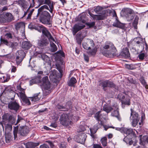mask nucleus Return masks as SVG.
Here are the masks:
<instances>
[{"label": "nucleus", "mask_w": 148, "mask_h": 148, "mask_svg": "<svg viewBox=\"0 0 148 148\" xmlns=\"http://www.w3.org/2000/svg\"><path fill=\"white\" fill-rule=\"evenodd\" d=\"M16 2L23 9L26 8V5L25 0H18Z\"/></svg>", "instance_id": "nucleus-28"}, {"label": "nucleus", "mask_w": 148, "mask_h": 148, "mask_svg": "<svg viewBox=\"0 0 148 148\" xmlns=\"http://www.w3.org/2000/svg\"><path fill=\"white\" fill-rule=\"evenodd\" d=\"M126 12L127 14L125 15V16L128 19V20L129 21L132 20L134 16L133 11L131 9H128L126 10Z\"/></svg>", "instance_id": "nucleus-17"}, {"label": "nucleus", "mask_w": 148, "mask_h": 148, "mask_svg": "<svg viewBox=\"0 0 148 148\" xmlns=\"http://www.w3.org/2000/svg\"><path fill=\"white\" fill-rule=\"evenodd\" d=\"M122 106H123V104L130 106V99L129 98H126L125 100L122 101Z\"/></svg>", "instance_id": "nucleus-41"}, {"label": "nucleus", "mask_w": 148, "mask_h": 148, "mask_svg": "<svg viewBox=\"0 0 148 148\" xmlns=\"http://www.w3.org/2000/svg\"><path fill=\"white\" fill-rule=\"evenodd\" d=\"M138 19L139 18L138 17L136 16L133 23V26L135 29H137V25L138 23Z\"/></svg>", "instance_id": "nucleus-46"}, {"label": "nucleus", "mask_w": 148, "mask_h": 148, "mask_svg": "<svg viewBox=\"0 0 148 148\" xmlns=\"http://www.w3.org/2000/svg\"><path fill=\"white\" fill-rule=\"evenodd\" d=\"M83 47L85 49L89 50L87 53L89 55H94L97 52V48L95 47L93 41L91 40H88L86 42L82 44Z\"/></svg>", "instance_id": "nucleus-2"}, {"label": "nucleus", "mask_w": 148, "mask_h": 148, "mask_svg": "<svg viewBox=\"0 0 148 148\" xmlns=\"http://www.w3.org/2000/svg\"><path fill=\"white\" fill-rule=\"evenodd\" d=\"M50 17H40L39 20L43 24L49 25L50 23Z\"/></svg>", "instance_id": "nucleus-22"}, {"label": "nucleus", "mask_w": 148, "mask_h": 148, "mask_svg": "<svg viewBox=\"0 0 148 148\" xmlns=\"http://www.w3.org/2000/svg\"><path fill=\"white\" fill-rule=\"evenodd\" d=\"M41 57L42 59L45 62H47L46 60L49 59V58L47 56L44 54H42L41 55Z\"/></svg>", "instance_id": "nucleus-52"}, {"label": "nucleus", "mask_w": 148, "mask_h": 148, "mask_svg": "<svg viewBox=\"0 0 148 148\" xmlns=\"http://www.w3.org/2000/svg\"><path fill=\"white\" fill-rule=\"evenodd\" d=\"M147 57L146 53H141L138 55V57L140 60H143Z\"/></svg>", "instance_id": "nucleus-43"}, {"label": "nucleus", "mask_w": 148, "mask_h": 148, "mask_svg": "<svg viewBox=\"0 0 148 148\" xmlns=\"http://www.w3.org/2000/svg\"><path fill=\"white\" fill-rule=\"evenodd\" d=\"M7 21L5 15H0V22L2 23H4Z\"/></svg>", "instance_id": "nucleus-45"}, {"label": "nucleus", "mask_w": 148, "mask_h": 148, "mask_svg": "<svg viewBox=\"0 0 148 148\" xmlns=\"http://www.w3.org/2000/svg\"><path fill=\"white\" fill-rule=\"evenodd\" d=\"M38 143H33L31 142H29L26 143L24 144V145L26 148H34L35 147L39 145Z\"/></svg>", "instance_id": "nucleus-23"}, {"label": "nucleus", "mask_w": 148, "mask_h": 148, "mask_svg": "<svg viewBox=\"0 0 148 148\" xmlns=\"http://www.w3.org/2000/svg\"><path fill=\"white\" fill-rule=\"evenodd\" d=\"M40 17H51V16L49 13L48 12L44 11V10L42 11Z\"/></svg>", "instance_id": "nucleus-37"}, {"label": "nucleus", "mask_w": 148, "mask_h": 148, "mask_svg": "<svg viewBox=\"0 0 148 148\" xmlns=\"http://www.w3.org/2000/svg\"><path fill=\"white\" fill-rule=\"evenodd\" d=\"M93 147L94 148H102L100 145L97 144H94Z\"/></svg>", "instance_id": "nucleus-61"}, {"label": "nucleus", "mask_w": 148, "mask_h": 148, "mask_svg": "<svg viewBox=\"0 0 148 148\" xmlns=\"http://www.w3.org/2000/svg\"><path fill=\"white\" fill-rule=\"evenodd\" d=\"M53 42H50L51 50L52 51L54 52L57 51V47L55 44Z\"/></svg>", "instance_id": "nucleus-39"}, {"label": "nucleus", "mask_w": 148, "mask_h": 148, "mask_svg": "<svg viewBox=\"0 0 148 148\" xmlns=\"http://www.w3.org/2000/svg\"><path fill=\"white\" fill-rule=\"evenodd\" d=\"M125 98L124 96L122 95L121 94H119L118 95L117 98H118L119 100H121V101H123V100Z\"/></svg>", "instance_id": "nucleus-53"}, {"label": "nucleus", "mask_w": 148, "mask_h": 148, "mask_svg": "<svg viewBox=\"0 0 148 148\" xmlns=\"http://www.w3.org/2000/svg\"><path fill=\"white\" fill-rule=\"evenodd\" d=\"M18 118L17 120L16 123L15 124V125H16L21 120H22L23 119L22 118V117L20 116L19 115H18Z\"/></svg>", "instance_id": "nucleus-58"}, {"label": "nucleus", "mask_w": 148, "mask_h": 148, "mask_svg": "<svg viewBox=\"0 0 148 148\" xmlns=\"http://www.w3.org/2000/svg\"><path fill=\"white\" fill-rule=\"evenodd\" d=\"M18 126L14 127L13 132L15 139L17 137L18 133V134L21 136H25L29 133V128L27 126L21 127L19 128L18 131Z\"/></svg>", "instance_id": "nucleus-3"}, {"label": "nucleus", "mask_w": 148, "mask_h": 148, "mask_svg": "<svg viewBox=\"0 0 148 148\" xmlns=\"http://www.w3.org/2000/svg\"><path fill=\"white\" fill-rule=\"evenodd\" d=\"M41 84V86L45 89V90H48L51 87L49 81L48 77L47 76L44 77L42 80L40 82Z\"/></svg>", "instance_id": "nucleus-10"}, {"label": "nucleus", "mask_w": 148, "mask_h": 148, "mask_svg": "<svg viewBox=\"0 0 148 148\" xmlns=\"http://www.w3.org/2000/svg\"><path fill=\"white\" fill-rule=\"evenodd\" d=\"M16 88L17 92H18V93H17L18 95L20 96V98L23 102L25 103L28 105H30V102L25 95V90L21 88L20 85L17 86Z\"/></svg>", "instance_id": "nucleus-6"}, {"label": "nucleus", "mask_w": 148, "mask_h": 148, "mask_svg": "<svg viewBox=\"0 0 148 148\" xmlns=\"http://www.w3.org/2000/svg\"><path fill=\"white\" fill-rule=\"evenodd\" d=\"M113 25L114 26L121 28H122L123 27V24L117 20H116V22L113 23Z\"/></svg>", "instance_id": "nucleus-38"}, {"label": "nucleus", "mask_w": 148, "mask_h": 148, "mask_svg": "<svg viewBox=\"0 0 148 148\" xmlns=\"http://www.w3.org/2000/svg\"><path fill=\"white\" fill-rule=\"evenodd\" d=\"M45 27H44L43 26L38 25L36 27H35V29L38 31L40 32H42V33L43 32V30H45Z\"/></svg>", "instance_id": "nucleus-40"}, {"label": "nucleus", "mask_w": 148, "mask_h": 148, "mask_svg": "<svg viewBox=\"0 0 148 148\" xmlns=\"http://www.w3.org/2000/svg\"><path fill=\"white\" fill-rule=\"evenodd\" d=\"M100 112H97L95 115V117L98 121H99L100 119V115H99Z\"/></svg>", "instance_id": "nucleus-54"}, {"label": "nucleus", "mask_w": 148, "mask_h": 148, "mask_svg": "<svg viewBox=\"0 0 148 148\" xmlns=\"http://www.w3.org/2000/svg\"><path fill=\"white\" fill-rule=\"evenodd\" d=\"M111 115L112 116L116 117L119 121L121 120V118L119 115V112L117 110H114L112 113Z\"/></svg>", "instance_id": "nucleus-34"}, {"label": "nucleus", "mask_w": 148, "mask_h": 148, "mask_svg": "<svg viewBox=\"0 0 148 148\" xmlns=\"http://www.w3.org/2000/svg\"><path fill=\"white\" fill-rule=\"evenodd\" d=\"M56 108L60 110H61L65 111L68 110L70 107L69 106H68L67 105H66L65 106H64L60 104H58L56 106Z\"/></svg>", "instance_id": "nucleus-26"}, {"label": "nucleus", "mask_w": 148, "mask_h": 148, "mask_svg": "<svg viewBox=\"0 0 148 148\" xmlns=\"http://www.w3.org/2000/svg\"><path fill=\"white\" fill-rule=\"evenodd\" d=\"M86 137V134L82 132H79L77 135L75 136L74 139L77 142L83 144L85 141Z\"/></svg>", "instance_id": "nucleus-9"}, {"label": "nucleus", "mask_w": 148, "mask_h": 148, "mask_svg": "<svg viewBox=\"0 0 148 148\" xmlns=\"http://www.w3.org/2000/svg\"><path fill=\"white\" fill-rule=\"evenodd\" d=\"M5 16L7 22H9L13 20V17L12 14L10 13H7Z\"/></svg>", "instance_id": "nucleus-29"}, {"label": "nucleus", "mask_w": 148, "mask_h": 148, "mask_svg": "<svg viewBox=\"0 0 148 148\" xmlns=\"http://www.w3.org/2000/svg\"><path fill=\"white\" fill-rule=\"evenodd\" d=\"M133 132V130L131 128H127L124 127L123 132L127 134L129 136V135L131 134Z\"/></svg>", "instance_id": "nucleus-36"}, {"label": "nucleus", "mask_w": 148, "mask_h": 148, "mask_svg": "<svg viewBox=\"0 0 148 148\" xmlns=\"http://www.w3.org/2000/svg\"><path fill=\"white\" fill-rule=\"evenodd\" d=\"M85 27V25L84 24H76L74 26L73 28V35H75L76 34L79 30L83 29Z\"/></svg>", "instance_id": "nucleus-14"}, {"label": "nucleus", "mask_w": 148, "mask_h": 148, "mask_svg": "<svg viewBox=\"0 0 148 148\" xmlns=\"http://www.w3.org/2000/svg\"><path fill=\"white\" fill-rule=\"evenodd\" d=\"M121 56L124 58H128L130 57V54L128 49H124L121 53Z\"/></svg>", "instance_id": "nucleus-24"}, {"label": "nucleus", "mask_w": 148, "mask_h": 148, "mask_svg": "<svg viewBox=\"0 0 148 148\" xmlns=\"http://www.w3.org/2000/svg\"><path fill=\"white\" fill-rule=\"evenodd\" d=\"M102 9V8L99 6H98L96 7L94 9L95 11L97 14H98L99 12L101 11Z\"/></svg>", "instance_id": "nucleus-51"}, {"label": "nucleus", "mask_w": 148, "mask_h": 148, "mask_svg": "<svg viewBox=\"0 0 148 148\" xmlns=\"http://www.w3.org/2000/svg\"><path fill=\"white\" fill-rule=\"evenodd\" d=\"M7 3V0H0V4H6Z\"/></svg>", "instance_id": "nucleus-60"}, {"label": "nucleus", "mask_w": 148, "mask_h": 148, "mask_svg": "<svg viewBox=\"0 0 148 148\" xmlns=\"http://www.w3.org/2000/svg\"><path fill=\"white\" fill-rule=\"evenodd\" d=\"M49 44L48 40L45 38H42L38 40V45L41 47L47 46Z\"/></svg>", "instance_id": "nucleus-15"}, {"label": "nucleus", "mask_w": 148, "mask_h": 148, "mask_svg": "<svg viewBox=\"0 0 148 148\" xmlns=\"http://www.w3.org/2000/svg\"><path fill=\"white\" fill-rule=\"evenodd\" d=\"M40 148H49V146L47 144H43L42 145H40Z\"/></svg>", "instance_id": "nucleus-59"}, {"label": "nucleus", "mask_w": 148, "mask_h": 148, "mask_svg": "<svg viewBox=\"0 0 148 148\" xmlns=\"http://www.w3.org/2000/svg\"><path fill=\"white\" fill-rule=\"evenodd\" d=\"M47 0H39V1L40 3V5L45 4Z\"/></svg>", "instance_id": "nucleus-57"}, {"label": "nucleus", "mask_w": 148, "mask_h": 148, "mask_svg": "<svg viewBox=\"0 0 148 148\" xmlns=\"http://www.w3.org/2000/svg\"><path fill=\"white\" fill-rule=\"evenodd\" d=\"M34 9H32L30 10H29V11L28 12H29V13L28 14V16L27 17V19H30L32 15V13L34 12Z\"/></svg>", "instance_id": "nucleus-50"}, {"label": "nucleus", "mask_w": 148, "mask_h": 148, "mask_svg": "<svg viewBox=\"0 0 148 148\" xmlns=\"http://www.w3.org/2000/svg\"><path fill=\"white\" fill-rule=\"evenodd\" d=\"M16 57L17 59L20 58V59H23L25 56V54L24 51L22 50L17 51L16 53Z\"/></svg>", "instance_id": "nucleus-21"}, {"label": "nucleus", "mask_w": 148, "mask_h": 148, "mask_svg": "<svg viewBox=\"0 0 148 148\" xmlns=\"http://www.w3.org/2000/svg\"><path fill=\"white\" fill-rule=\"evenodd\" d=\"M98 129V127L97 125H95L93 128H90L91 133V136L92 137H94V134L96 133L97 130Z\"/></svg>", "instance_id": "nucleus-31"}, {"label": "nucleus", "mask_w": 148, "mask_h": 148, "mask_svg": "<svg viewBox=\"0 0 148 148\" xmlns=\"http://www.w3.org/2000/svg\"><path fill=\"white\" fill-rule=\"evenodd\" d=\"M77 82V80L75 78L72 77L68 82V85L70 86H73Z\"/></svg>", "instance_id": "nucleus-33"}, {"label": "nucleus", "mask_w": 148, "mask_h": 148, "mask_svg": "<svg viewBox=\"0 0 148 148\" xmlns=\"http://www.w3.org/2000/svg\"><path fill=\"white\" fill-rule=\"evenodd\" d=\"M3 119L8 122L10 123L13 124L15 123L16 119L14 116L12 115H9L8 114H4L3 116Z\"/></svg>", "instance_id": "nucleus-11"}, {"label": "nucleus", "mask_w": 148, "mask_h": 148, "mask_svg": "<svg viewBox=\"0 0 148 148\" xmlns=\"http://www.w3.org/2000/svg\"><path fill=\"white\" fill-rule=\"evenodd\" d=\"M43 31L42 34L48 38L50 42H53L57 43V42L54 39L50 32L46 28Z\"/></svg>", "instance_id": "nucleus-13"}, {"label": "nucleus", "mask_w": 148, "mask_h": 148, "mask_svg": "<svg viewBox=\"0 0 148 148\" xmlns=\"http://www.w3.org/2000/svg\"><path fill=\"white\" fill-rule=\"evenodd\" d=\"M8 93L10 97L12 96L11 98L12 100L13 99L15 95V92L12 90H8Z\"/></svg>", "instance_id": "nucleus-42"}, {"label": "nucleus", "mask_w": 148, "mask_h": 148, "mask_svg": "<svg viewBox=\"0 0 148 148\" xmlns=\"http://www.w3.org/2000/svg\"><path fill=\"white\" fill-rule=\"evenodd\" d=\"M99 85L103 87L104 89V88L106 87H114L115 86L114 84L112 82H111L108 80L103 81H102L100 83Z\"/></svg>", "instance_id": "nucleus-12"}, {"label": "nucleus", "mask_w": 148, "mask_h": 148, "mask_svg": "<svg viewBox=\"0 0 148 148\" xmlns=\"http://www.w3.org/2000/svg\"><path fill=\"white\" fill-rule=\"evenodd\" d=\"M88 14L93 19L96 20H102L104 19L105 18V16L104 15H94L90 12H88Z\"/></svg>", "instance_id": "nucleus-19"}, {"label": "nucleus", "mask_w": 148, "mask_h": 148, "mask_svg": "<svg viewBox=\"0 0 148 148\" xmlns=\"http://www.w3.org/2000/svg\"><path fill=\"white\" fill-rule=\"evenodd\" d=\"M8 107L9 110L16 112L19 109L20 106L18 102L15 100L10 102Z\"/></svg>", "instance_id": "nucleus-8"}, {"label": "nucleus", "mask_w": 148, "mask_h": 148, "mask_svg": "<svg viewBox=\"0 0 148 148\" xmlns=\"http://www.w3.org/2000/svg\"><path fill=\"white\" fill-rule=\"evenodd\" d=\"M129 138V136L127 135L124 138L123 141L127 144H129L130 145H131L132 144L133 141L131 138Z\"/></svg>", "instance_id": "nucleus-32"}, {"label": "nucleus", "mask_w": 148, "mask_h": 148, "mask_svg": "<svg viewBox=\"0 0 148 148\" xmlns=\"http://www.w3.org/2000/svg\"><path fill=\"white\" fill-rule=\"evenodd\" d=\"M66 143H62L61 145L60 148H66Z\"/></svg>", "instance_id": "nucleus-64"}, {"label": "nucleus", "mask_w": 148, "mask_h": 148, "mask_svg": "<svg viewBox=\"0 0 148 148\" xmlns=\"http://www.w3.org/2000/svg\"><path fill=\"white\" fill-rule=\"evenodd\" d=\"M40 93L36 94L34 95V96L30 98V99L32 101L36 102L38 101L41 98V95Z\"/></svg>", "instance_id": "nucleus-27"}, {"label": "nucleus", "mask_w": 148, "mask_h": 148, "mask_svg": "<svg viewBox=\"0 0 148 148\" xmlns=\"http://www.w3.org/2000/svg\"><path fill=\"white\" fill-rule=\"evenodd\" d=\"M125 67L129 69H132L133 68L132 66L131 65L127 64L126 65Z\"/></svg>", "instance_id": "nucleus-62"}, {"label": "nucleus", "mask_w": 148, "mask_h": 148, "mask_svg": "<svg viewBox=\"0 0 148 148\" xmlns=\"http://www.w3.org/2000/svg\"><path fill=\"white\" fill-rule=\"evenodd\" d=\"M107 138L106 137H104L101 139V143L103 146H106L107 145Z\"/></svg>", "instance_id": "nucleus-44"}, {"label": "nucleus", "mask_w": 148, "mask_h": 148, "mask_svg": "<svg viewBox=\"0 0 148 148\" xmlns=\"http://www.w3.org/2000/svg\"><path fill=\"white\" fill-rule=\"evenodd\" d=\"M76 39L77 43L79 45H81L82 39L80 37H77L76 38Z\"/></svg>", "instance_id": "nucleus-55"}, {"label": "nucleus", "mask_w": 148, "mask_h": 148, "mask_svg": "<svg viewBox=\"0 0 148 148\" xmlns=\"http://www.w3.org/2000/svg\"><path fill=\"white\" fill-rule=\"evenodd\" d=\"M141 40L140 38H136L134 39L133 43L134 44V46L141 47L143 48L144 47L143 44L141 41Z\"/></svg>", "instance_id": "nucleus-18"}, {"label": "nucleus", "mask_w": 148, "mask_h": 148, "mask_svg": "<svg viewBox=\"0 0 148 148\" xmlns=\"http://www.w3.org/2000/svg\"><path fill=\"white\" fill-rule=\"evenodd\" d=\"M73 119V115L71 114L64 113L60 115V123L63 125L66 126L71 124Z\"/></svg>", "instance_id": "nucleus-4"}, {"label": "nucleus", "mask_w": 148, "mask_h": 148, "mask_svg": "<svg viewBox=\"0 0 148 148\" xmlns=\"http://www.w3.org/2000/svg\"><path fill=\"white\" fill-rule=\"evenodd\" d=\"M0 41L1 43V44H4L7 46H8V45L9 43V42L8 41L2 37H1L0 39Z\"/></svg>", "instance_id": "nucleus-48"}, {"label": "nucleus", "mask_w": 148, "mask_h": 148, "mask_svg": "<svg viewBox=\"0 0 148 148\" xmlns=\"http://www.w3.org/2000/svg\"><path fill=\"white\" fill-rule=\"evenodd\" d=\"M5 37L8 39L12 38V36L10 33H7L5 35Z\"/></svg>", "instance_id": "nucleus-56"}, {"label": "nucleus", "mask_w": 148, "mask_h": 148, "mask_svg": "<svg viewBox=\"0 0 148 148\" xmlns=\"http://www.w3.org/2000/svg\"><path fill=\"white\" fill-rule=\"evenodd\" d=\"M103 109L104 111L108 113L113 110V108L110 106L105 105L103 107Z\"/></svg>", "instance_id": "nucleus-30"}, {"label": "nucleus", "mask_w": 148, "mask_h": 148, "mask_svg": "<svg viewBox=\"0 0 148 148\" xmlns=\"http://www.w3.org/2000/svg\"><path fill=\"white\" fill-rule=\"evenodd\" d=\"M15 28L16 30H21L22 34H23L25 29V25L23 22H21L16 23L15 25Z\"/></svg>", "instance_id": "nucleus-16"}, {"label": "nucleus", "mask_w": 148, "mask_h": 148, "mask_svg": "<svg viewBox=\"0 0 148 148\" xmlns=\"http://www.w3.org/2000/svg\"><path fill=\"white\" fill-rule=\"evenodd\" d=\"M38 78H36L31 80L29 81V84L30 85H32L33 84L36 83L38 82Z\"/></svg>", "instance_id": "nucleus-47"}, {"label": "nucleus", "mask_w": 148, "mask_h": 148, "mask_svg": "<svg viewBox=\"0 0 148 148\" xmlns=\"http://www.w3.org/2000/svg\"><path fill=\"white\" fill-rule=\"evenodd\" d=\"M23 59H20V58H17H17H16V64L17 65H20L21 66V62Z\"/></svg>", "instance_id": "nucleus-49"}, {"label": "nucleus", "mask_w": 148, "mask_h": 148, "mask_svg": "<svg viewBox=\"0 0 148 148\" xmlns=\"http://www.w3.org/2000/svg\"><path fill=\"white\" fill-rule=\"evenodd\" d=\"M12 140V136L11 134L9 133H6L5 135V140L6 142L9 143Z\"/></svg>", "instance_id": "nucleus-35"}, {"label": "nucleus", "mask_w": 148, "mask_h": 148, "mask_svg": "<svg viewBox=\"0 0 148 148\" xmlns=\"http://www.w3.org/2000/svg\"><path fill=\"white\" fill-rule=\"evenodd\" d=\"M45 4H47L49 6V8L48 6L46 5H43L39 8L37 12H36V16H34V17L33 22L35 23H36V22H37L38 21H39V19L37 18L38 17L40 13L44 9L48 10L51 13H52L54 9L53 5H54V3L50 0H48Z\"/></svg>", "instance_id": "nucleus-1"}, {"label": "nucleus", "mask_w": 148, "mask_h": 148, "mask_svg": "<svg viewBox=\"0 0 148 148\" xmlns=\"http://www.w3.org/2000/svg\"><path fill=\"white\" fill-rule=\"evenodd\" d=\"M131 116L130 119L132 122L131 123L132 126L135 127L137 125L138 122L139 120L138 115L137 113L134 111L132 109H131Z\"/></svg>", "instance_id": "nucleus-7"}, {"label": "nucleus", "mask_w": 148, "mask_h": 148, "mask_svg": "<svg viewBox=\"0 0 148 148\" xmlns=\"http://www.w3.org/2000/svg\"><path fill=\"white\" fill-rule=\"evenodd\" d=\"M32 46V44L28 41H24L22 42V47L26 50L29 49Z\"/></svg>", "instance_id": "nucleus-20"}, {"label": "nucleus", "mask_w": 148, "mask_h": 148, "mask_svg": "<svg viewBox=\"0 0 148 148\" xmlns=\"http://www.w3.org/2000/svg\"><path fill=\"white\" fill-rule=\"evenodd\" d=\"M103 48L104 51H102V53L107 57H110L113 55L114 53L112 52L115 49L113 44L111 42H109L107 44H106Z\"/></svg>", "instance_id": "nucleus-5"}, {"label": "nucleus", "mask_w": 148, "mask_h": 148, "mask_svg": "<svg viewBox=\"0 0 148 148\" xmlns=\"http://www.w3.org/2000/svg\"><path fill=\"white\" fill-rule=\"evenodd\" d=\"M56 68L59 71L61 75L62 76V73L64 69V64H57L56 65Z\"/></svg>", "instance_id": "nucleus-25"}, {"label": "nucleus", "mask_w": 148, "mask_h": 148, "mask_svg": "<svg viewBox=\"0 0 148 148\" xmlns=\"http://www.w3.org/2000/svg\"><path fill=\"white\" fill-rule=\"evenodd\" d=\"M84 56L85 60L87 62H88L89 61V58L88 56L84 54Z\"/></svg>", "instance_id": "nucleus-63"}]
</instances>
